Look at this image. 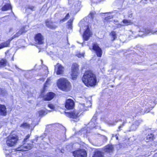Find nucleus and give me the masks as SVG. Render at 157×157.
I'll return each instance as SVG.
<instances>
[{
  "instance_id": "nucleus-1",
  "label": "nucleus",
  "mask_w": 157,
  "mask_h": 157,
  "mask_svg": "<svg viewBox=\"0 0 157 157\" xmlns=\"http://www.w3.org/2000/svg\"><path fill=\"white\" fill-rule=\"evenodd\" d=\"M82 80L88 87L93 86L96 85L97 84L96 75L91 71H86L85 72Z\"/></svg>"
},
{
  "instance_id": "nucleus-2",
  "label": "nucleus",
  "mask_w": 157,
  "mask_h": 157,
  "mask_svg": "<svg viewBox=\"0 0 157 157\" xmlns=\"http://www.w3.org/2000/svg\"><path fill=\"white\" fill-rule=\"evenodd\" d=\"M57 85L59 89L65 91L69 90L71 88L70 83L67 79L64 78L58 80Z\"/></svg>"
},
{
  "instance_id": "nucleus-3",
  "label": "nucleus",
  "mask_w": 157,
  "mask_h": 157,
  "mask_svg": "<svg viewBox=\"0 0 157 157\" xmlns=\"http://www.w3.org/2000/svg\"><path fill=\"white\" fill-rule=\"evenodd\" d=\"M18 140V137L17 135H10L6 139V144L9 146L12 147L17 144Z\"/></svg>"
},
{
  "instance_id": "nucleus-4",
  "label": "nucleus",
  "mask_w": 157,
  "mask_h": 157,
  "mask_svg": "<svg viewBox=\"0 0 157 157\" xmlns=\"http://www.w3.org/2000/svg\"><path fill=\"white\" fill-rule=\"evenodd\" d=\"M79 66L76 63H73L71 67V76L73 79H75L79 72Z\"/></svg>"
},
{
  "instance_id": "nucleus-5",
  "label": "nucleus",
  "mask_w": 157,
  "mask_h": 157,
  "mask_svg": "<svg viewBox=\"0 0 157 157\" xmlns=\"http://www.w3.org/2000/svg\"><path fill=\"white\" fill-rule=\"evenodd\" d=\"M140 33L139 34V36H143L144 35H146L149 33L154 34L155 33L157 34V31H154L148 28L146 29L142 28L139 30Z\"/></svg>"
},
{
  "instance_id": "nucleus-6",
  "label": "nucleus",
  "mask_w": 157,
  "mask_h": 157,
  "mask_svg": "<svg viewBox=\"0 0 157 157\" xmlns=\"http://www.w3.org/2000/svg\"><path fill=\"white\" fill-rule=\"evenodd\" d=\"M73 155L75 157H86L87 153L86 151L84 149H80L73 153Z\"/></svg>"
},
{
  "instance_id": "nucleus-7",
  "label": "nucleus",
  "mask_w": 157,
  "mask_h": 157,
  "mask_svg": "<svg viewBox=\"0 0 157 157\" xmlns=\"http://www.w3.org/2000/svg\"><path fill=\"white\" fill-rule=\"evenodd\" d=\"M84 29H85V31L83 35V37L85 40L87 41L88 40L90 37L92 35V33L88 25L84 26Z\"/></svg>"
},
{
  "instance_id": "nucleus-8",
  "label": "nucleus",
  "mask_w": 157,
  "mask_h": 157,
  "mask_svg": "<svg viewBox=\"0 0 157 157\" xmlns=\"http://www.w3.org/2000/svg\"><path fill=\"white\" fill-rule=\"evenodd\" d=\"M92 49L95 51L97 56L99 57H101L102 55V50L98 45L97 43H94L93 44Z\"/></svg>"
},
{
  "instance_id": "nucleus-9",
  "label": "nucleus",
  "mask_w": 157,
  "mask_h": 157,
  "mask_svg": "<svg viewBox=\"0 0 157 157\" xmlns=\"http://www.w3.org/2000/svg\"><path fill=\"white\" fill-rule=\"evenodd\" d=\"M68 116L70 117L73 118V120L75 122H77L79 120V113L77 111L69 113Z\"/></svg>"
},
{
  "instance_id": "nucleus-10",
  "label": "nucleus",
  "mask_w": 157,
  "mask_h": 157,
  "mask_svg": "<svg viewBox=\"0 0 157 157\" xmlns=\"http://www.w3.org/2000/svg\"><path fill=\"white\" fill-rule=\"evenodd\" d=\"M92 103L90 101H87L86 103H80L79 105L80 109L81 111L86 110L89 107L91 106Z\"/></svg>"
},
{
  "instance_id": "nucleus-11",
  "label": "nucleus",
  "mask_w": 157,
  "mask_h": 157,
  "mask_svg": "<svg viewBox=\"0 0 157 157\" xmlns=\"http://www.w3.org/2000/svg\"><path fill=\"white\" fill-rule=\"evenodd\" d=\"M44 38L40 33H38L35 35V40L37 44H41L43 43Z\"/></svg>"
},
{
  "instance_id": "nucleus-12",
  "label": "nucleus",
  "mask_w": 157,
  "mask_h": 157,
  "mask_svg": "<svg viewBox=\"0 0 157 157\" xmlns=\"http://www.w3.org/2000/svg\"><path fill=\"white\" fill-rule=\"evenodd\" d=\"M55 71L57 75L62 74L64 71V67L59 63H57L55 66Z\"/></svg>"
},
{
  "instance_id": "nucleus-13",
  "label": "nucleus",
  "mask_w": 157,
  "mask_h": 157,
  "mask_svg": "<svg viewBox=\"0 0 157 157\" xmlns=\"http://www.w3.org/2000/svg\"><path fill=\"white\" fill-rule=\"evenodd\" d=\"M74 103L73 101L71 99H68L66 100L65 105V108L70 109L73 108Z\"/></svg>"
},
{
  "instance_id": "nucleus-14",
  "label": "nucleus",
  "mask_w": 157,
  "mask_h": 157,
  "mask_svg": "<svg viewBox=\"0 0 157 157\" xmlns=\"http://www.w3.org/2000/svg\"><path fill=\"white\" fill-rule=\"evenodd\" d=\"M55 96V94L52 92L48 93L43 96V99L45 101H49L52 99Z\"/></svg>"
},
{
  "instance_id": "nucleus-15",
  "label": "nucleus",
  "mask_w": 157,
  "mask_h": 157,
  "mask_svg": "<svg viewBox=\"0 0 157 157\" xmlns=\"http://www.w3.org/2000/svg\"><path fill=\"white\" fill-rule=\"evenodd\" d=\"M32 147L31 144H24L18 148V151H26L30 149Z\"/></svg>"
},
{
  "instance_id": "nucleus-16",
  "label": "nucleus",
  "mask_w": 157,
  "mask_h": 157,
  "mask_svg": "<svg viewBox=\"0 0 157 157\" xmlns=\"http://www.w3.org/2000/svg\"><path fill=\"white\" fill-rule=\"evenodd\" d=\"M113 147L112 145H108L104 147L103 151L107 153L110 154L113 152Z\"/></svg>"
},
{
  "instance_id": "nucleus-17",
  "label": "nucleus",
  "mask_w": 157,
  "mask_h": 157,
  "mask_svg": "<svg viewBox=\"0 0 157 157\" xmlns=\"http://www.w3.org/2000/svg\"><path fill=\"white\" fill-rule=\"evenodd\" d=\"M46 24L48 27L51 29H55L57 27V26L49 20L46 21Z\"/></svg>"
},
{
  "instance_id": "nucleus-18",
  "label": "nucleus",
  "mask_w": 157,
  "mask_h": 157,
  "mask_svg": "<svg viewBox=\"0 0 157 157\" xmlns=\"http://www.w3.org/2000/svg\"><path fill=\"white\" fill-rule=\"evenodd\" d=\"M141 122V120L136 121H134L131 126L130 129L131 130H136L140 123Z\"/></svg>"
},
{
  "instance_id": "nucleus-19",
  "label": "nucleus",
  "mask_w": 157,
  "mask_h": 157,
  "mask_svg": "<svg viewBox=\"0 0 157 157\" xmlns=\"http://www.w3.org/2000/svg\"><path fill=\"white\" fill-rule=\"evenodd\" d=\"M6 108L4 105L0 104V115L2 116H6Z\"/></svg>"
},
{
  "instance_id": "nucleus-20",
  "label": "nucleus",
  "mask_w": 157,
  "mask_h": 157,
  "mask_svg": "<svg viewBox=\"0 0 157 157\" xmlns=\"http://www.w3.org/2000/svg\"><path fill=\"white\" fill-rule=\"evenodd\" d=\"M12 39H10L5 42L2 43L0 44V49L5 47L9 46L10 41Z\"/></svg>"
},
{
  "instance_id": "nucleus-21",
  "label": "nucleus",
  "mask_w": 157,
  "mask_h": 157,
  "mask_svg": "<svg viewBox=\"0 0 157 157\" xmlns=\"http://www.w3.org/2000/svg\"><path fill=\"white\" fill-rule=\"evenodd\" d=\"M104 154L101 151H96L95 152L93 157H104Z\"/></svg>"
},
{
  "instance_id": "nucleus-22",
  "label": "nucleus",
  "mask_w": 157,
  "mask_h": 157,
  "mask_svg": "<svg viewBox=\"0 0 157 157\" xmlns=\"http://www.w3.org/2000/svg\"><path fill=\"white\" fill-rule=\"evenodd\" d=\"M122 22L125 25H132L133 24V22L131 20H128L126 19H124L122 21Z\"/></svg>"
},
{
  "instance_id": "nucleus-23",
  "label": "nucleus",
  "mask_w": 157,
  "mask_h": 157,
  "mask_svg": "<svg viewBox=\"0 0 157 157\" xmlns=\"http://www.w3.org/2000/svg\"><path fill=\"white\" fill-rule=\"evenodd\" d=\"M12 9L10 5L9 4H6L2 8L3 11H5Z\"/></svg>"
},
{
  "instance_id": "nucleus-24",
  "label": "nucleus",
  "mask_w": 157,
  "mask_h": 157,
  "mask_svg": "<svg viewBox=\"0 0 157 157\" xmlns=\"http://www.w3.org/2000/svg\"><path fill=\"white\" fill-rule=\"evenodd\" d=\"M7 63V61L5 59H2L0 61V67H4L6 66Z\"/></svg>"
},
{
  "instance_id": "nucleus-25",
  "label": "nucleus",
  "mask_w": 157,
  "mask_h": 157,
  "mask_svg": "<svg viewBox=\"0 0 157 157\" xmlns=\"http://www.w3.org/2000/svg\"><path fill=\"white\" fill-rule=\"evenodd\" d=\"M153 138L154 136L153 134H151L150 135H148L147 136L145 141L147 142H148L149 141H152L153 140Z\"/></svg>"
},
{
  "instance_id": "nucleus-26",
  "label": "nucleus",
  "mask_w": 157,
  "mask_h": 157,
  "mask_svg": "<svg viewBox=\"0 0 157 157\" xmlns=\"http://www.w3.org/2000/svg\"><path fill=\"white\" fill-rule=\"evenodd\" d=\"M74 20V18H71L68 21V28L69 29H71L72 26V23Z\"/></svg>"
},
{
  "instance_id": "nucleus-27",
  "label": "nucleus",
  "mask_w": 157,
  "mask_h": 157,
  "mask_svg": "<svg viewBox=\"0 0 157 157\" xmlns=\"http://www.w3.org/2000/svg\"><path fill=\"white\" fill-rule=\"evenodd\" d=\"M35 9V7L31 5H28L27 6L26 8V11L27 12L28 11L29 9L31 10L32 11H34Z\"/></svg>"
},
{
  "instance_id": "nucleus-28",
  "label": "nucleus",
  "mask_w": 157,
  "mask_h": 157,
  "mask_svg": "<svg viewBox=\"0 0 157 157\" xmlns=\"http://www.w3.org/2000/svg\"><path fill=\"white\" fill-rule=\"evenodd\" d=\"M29 126L30 125L27 123H24L20 125L21 127L23 128H28Z\"/></svg>"
},
{
  "instance_id": "nucleus-29",
  "label": "nucleus",
  "mask_w": 157,
  "mask_h": 157,
  "mask_svg": "<svg viewBox=\"0 0 157 157\" xmlns=\"http://www.w3.org/2000/svg\"><path fill=\"white\" fill-rule=\"evenodd\" d=\"M38 113L39 116L41 117L46 115L47 113L46 111L43 110L39 111Z\"/></svg>"
},
{
  "instance_id": "nucleus-30",
  "label": "nucleus",
  "mask_w": 157,
  "mask_h": 157,
  "mask_svg": "<svg viewBox=\"0 0 157 157\" xmlns=\"http://www.w3.org/2000/svg\"><path fill=\"white\" fill-rule=\"evenodd\" d=\"M110 35L112 36V37L113 38V40H114L117 38L116 34L115 32L112 31Z\"/></svg>"
},
{
  "instance_id": "nucleus-31",
  "label": "nucleus",
  "mask_w": 157,
  "mask_h": 157,
  "mask_svg": "<svg viewBox=\"0 0 157 157\" xmlns=\"http://www.w3.org/2000/svg\"><path fill=\"white\" fill-rule=\"evenodd\" d=\"M113 17L112 15H110L108 16H107L105 17L104 19L105 22H109L110 21H111L110 20V19H111Z\"/></svg>"
},
{
  "instance_id": "nucleus-32",
  "label": "nucleus",
  "mask_w": 157,
  "mask_h": 157,
  "mask_svg": "<svg viewBox=\"0 0 157 157\" xmlns=\"http://www.w3.org/2000/svg\"><path fill=\"white\" fill-rule=\"evenodd\" d=\"M7 92L6 90H3L0 88V94L2 95L3 96H5Z\"/></svg>"
},
{
  "instance_id": "nucleus-33",
  "label": "nucleus",
  "mask_w": 157,
  "mask_h": 157,
  "mask_svg": "<svg viewBox=\"0 0 157 157\" xmlns=\"http://www.w3.org/2000/svg\"><path fill=\"white\" fill-rule=\"evenodd\" d=\"M124 0H116V3L118 5H120L121 6L124 2Z\"/></svg>"
},
{
  "instance_id": "nucleus-34",
  "label": "nucleus",
  "mask_w": 157,
  "mask_h": 157,
  "mask_svg": "<svg viewBox=\"0 0 157 157\" xmlns=\"http://www.w3.org/2000/svg\"><path fill=\"white\" fill-rule=\"evenodd\" d=\"M51 79L50 78H48L46 81L45 83L44 84V89H45L46 87L49 84V82L50 81Z\"/></svg>"
},
{
  "instance_id": "nucleus-35",
  "label": "nucleus",
  "mask_w": 157,
  "mask_h": 157,
  "mask_svg": "<svg viewBox=\"0 0 157 157\" xmlns=\"http://www.w3.org/2000/svg\"><path fill=\"white\" fill-rule=\"evenodd\" d=\"M22 34H21V33H20V32H19V31L16 34H15L11 39H12V40L14 39V38L16 37H18L20 35H21Z\"/></svg>"
},
{
  "instance_id": "nucleus-36",
  "label": "nucleus",
  "mask_w": 157,
  "mask_h": 157,
  "mask_svg": "<svg viewBox=\"0 0 157 157\" xmlns=\"http://www.w3.org/2000/svg\"><path fill=\"white\" fill-rule=\"evenodd\" d=\"M25 27H23L21 28L20 30L19 31V32L21 33V34H22V33H25L27 31L25 30Z\"/></svg>"
},
{
  "instance_id": "nucleus-37",
  "label": "nucleus",
  "mask_w": 157,
  "mask_h": 157,
  "mask_svg": "<svg viewBox=\"0 0 157 157\" xmlns=\"http://www.w3.org/2000/svg\"><path fill=\"white\" fill-rule=\"evenodd\" d=\"M95 14V12L94 11H93L91 12L89 15V16L92 19H93L94 17V15Z\"/></svg>"
},
{
  "instance_id": "nucleus-38",
  "label": "nucleus",
  "mask_w": 157,
  "mask_h": 157,
  "mask_svg": "<svg viewBox=\"0 0 157 157\" xmlns=\"http://www.w3.org/2000/svg\"><path fill=\"white\" fill-rule=\"evenodd\" d=\"M126 123V122L125 121L124 122H123L122 123V125H121L119 126L118 129L117 130V131H120L121 130V128L123 126H124V124Z\"/></svg>"
},
{
  "instance_id": "nucleus-39",
  "label": "nucleus",
  "mask_w": 157,
  "mask_h": 157,
  "mask_svg": "<svg viewBox=\"0 0 157 157\" xmlns=\"http://www.w3.org/2000/svg\"><path fill=\"white\" fill-rule=\"evenodd\" d=\"M48 106L52 109H54L55 108V106L54 105L51 104H49L48 105Z\"/></svg>"
},
{
  "instance_id": "nucleus-40",
  "label": "nucleus",
  "mask_w": 157,
  "mask_h": 157,
  "mask_svg": "<svg viewBox=\"0 0 157 157\" xmlns=\"http://www.w3.org/2000/svg\"><path fill=\"white\" fill-rule=\"evenodd\" d=\"M70 17V15H69V14L68 13H67L66 16H65V17L63 19V21H65L66 20H67L69 17Z\"/></svg>"
},
{
  "instance_id": "nucleus-41",
  "label": "nucleus",
  "mask_w": 157,
  "mask_h": 157,
  "mask_svg": "<svg viewBox=\"0 0 157 157\" xmlns=\"http://www.w3.org/2000/svg\"><path fill=\"white\" fill-rule=\"evenodd\" d=\"M30 135L29 134L27 135L25 138L24 139V142H26L27 140L30 137Z\"/></svg>"
},
{
  "instance_id": "nucleus-42",
  "label": "nucleus",
  "mask_w": 157,
  "mask_h": 157,
  "mask_svg": "<svg viewBox=\"0 0 157 157\" xmlns=\"http://www.w3.org/2000/svg\"><path fill=\"white\" fill-rule=\"evenodd\" d=\"M78 6H77V8H78V9H79L81 7V2H78Z\"/></svg>"
},
{
  "instance_id": "nucleus-43",
  "label": "nucleus",
  "mask_w": 157,
  "mask_h": 157,
  "mask_svg": "<svg viewBox=\"0 0 157 157\" xmlns=\"http://www.w3.org/2000/svg\"><path fill=\"white\" fill-rule=\"evenodd\" d=\"M139 109H134V111H133V112L134 113H137L138 112H139Z\"/></svg>"
},
{
  "instance_id": "nucleus-44",
  "label": "nucleus",
  "mask_w": 157,
  "mask_h": 157,
  "mask_svg": "<svg viewBox=\"0 0 157 157\" xmlns=\"http://www.w3.org/2000/svg\"><path fill=\"white\" fill-rule=\"evenodd\" d=\"M103 139H104V140L105 141H106L107 140V138L105 136H103Z\"/></svg>"
},
{
  "instance_id": "nucleus-45",
  "label": "nucleus",
  "mask_w": 157,
  "mask_h": 157,
  "mask_svg": "<svg viewBox=\"0 0 157 157\" xmlns=\"http://www.w3.org/2000/svg\"><path fill=\"white\" fill-rule=\"evenodd\" d=\"M83 56V54H79L77 55V56L78 57H81V56Z\"/></svg>"
},
{
  "instance_id": "nucleus-46",
  "label": "nucleus",
  "mask_w": 157,
  "mask_h": 157,
  "mask_svg": "<svg viewBox=\"0 0 157 157\" xmlns=\"http://www.w3.org/2000/svg\"><path fill=\"white\" fill-rule=\"evenodd\" d=\"M132 17V13L128 15V17L129 18H131Z\"/></svg>"
},
{
  "instance_id": "nucleus-47",
  "label": "nucleus",
  "mask_w": 157,
  "mask_h": 157,
  "mask_svg": "<svg viewBox=\"0 0 157 157\" xmlns=\"http://www.w3.org/2000/svg\"><path fill=\"white\" fill-rule=\"evenodd\" d=\"M96 118V117L94 116L93 117V118L91 120L92 122H93L94 121V119H95V120Z\"/></svg>"
},
{
  "instance_id": "nucleus-48",
  "label": "nucleus",
  "mask_w": 157,
  "mask_h": 157,
  "mask_svg": "<svg viewBox=\"0 0 157 157\" xmlns=\"http://www.w3.org/2000/svg\"><path fill=\"white\" fill-rule=\"evenodd\" d=\"M115 137L116 139L117 140H118V136L117 134L115 135Z\"/></svg>"
},
{
  "instance_id": "nucleus-49",
  "label": "nucleus",
  "mask_w": 157,
  "mask_h": 157,
  "mask_svg": "<svg viewBox=\"0 0 157 157\" xmlns=\"http://www.w3.org/2000/svg\"><path fill=\"white\" fill-rule=\"evenodd\" d=\"M121 25H120V24L118 25V27H120Z\"/></svg>"
},
{
  "instance_id": "nucleus-50",
  "label": "nucleus",
  "mask_w": 157,
  "mask_h": 157,
  "mask_svg": "<svg viewBox=\"0 0 157 157\" xmlns=\"http://www.w3.org/2000/svg\"><path fill=\"white\" fill-rule=\"evenodd\" d=\"M115 135H114V134H113V135H112V137H114V136H115Z\"/></svg>"
},
{
  "instance_id": "nucleus-51",
  "label": "nucleus",
  "mask_w": 157,
  "mask_h": 157,
  "mask_svg": "<svg viewBox=\"0 0 157 157\" xmlns=\"http://www.w3.org/2000/svg\"><path fill=\"white\" fill-rule=\"evenodd\" d=\"M41 95H42V93L41 94Z\"/></svg>"
},
{
  "instance_id": "nucleus-52",
  "label": "nucleus",
  "mask_w": 157,
  "mask_h": 157,
  "mask_svg": "<svg viewBox=\"0 0 157 157\" xmlns=\"http://www.w3.org/2000/svg\"><path fill=\"white\" fill-rule=\"evenodd\" d=\"M1 128V126H0V128Z\"/></svg>"
}]
</instances>
